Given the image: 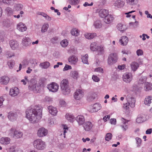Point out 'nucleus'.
I'll list each match as a JSON object with an SVG mask.
<instances>
[{
  "mask_svg": "<svg viewBox=\"0 0 152 152\" xmlns=\"http://www.w3.org/2000/svg\"><path fill=\"white\" fill-rule=\"evenodd\" d=\"M93 126L91 122L87 121L84 123L83 127L86 131H88L91 129Z\"/></svg>",
  "mask_w": 152,
  "mask_h": 152,
  "instance_id": "nucleus-18",
  "label": "nucleus"
},
{
  "mask_svg": "<svg viewBox=\"0 0 152 152\" xmlns=\"http://www.w3.org/2000/svg\"><path fill=\"white\" fill-rule=\"evenodd\" d=\"M69 3L71 5H75L79 2V0H69Z\"/></svg>",
  "mask_w": 152,
  "mask_h": 152,
  "instance_id": "nucleus-55",
  "label": "nucleus"
},
{
  "mask_svg": "<svg viewBox=\"0 0 152 152\" xmlns=\"http://www.w3.org/2000/svg\"><path fill=\"white\" fill-rule=\"evenodd\" d=\"M94 25L95 27L96 28H100L102 27V25L101 20H97L95 21Z\"/></svg>",
  "mask_w": 152,
  "mask_h": 152,
  "instance_id": "nucleus-42",
  "label": "nucleus"
},
{
  "mask_svg": "<svg viewBox=\"0 0 152 152\" xmlns=\"http://www.w3.org/2000/svg\"><path fill=\"white\" fill-rule=\"evenodd\" d=\"M96 12L98 13L99 16L102 18H104L109 13L108 10L104 9H97Z\"/></svg>",
  "mask_w": 152,
  "mask_h": 152,
  "instance_id": "nucleus-8",
  "label": "nucleus"
},
{
  "mask_svg": "<svg viewBox=\"0 0 152 152\" xmlns=\"http://www.w3.org/2000/svg\"><path fill=\"white\" fill-rule=\"evenodd\" d=\"M49 25L47 23H44L41 28V32L43 33L46 32L48 28Z\"/></svg>",
  "mask_w": 152,
  "mask_h": 152,
  "instance_id": "nucleus-43",
  "label": "nucleus"
},
{
  "mask_svg": "<svg viewBox=\"0 0 152 152\" xmlns=\"http://www.w3.org/2000/svg\"><path fill=\"white\" fill-rule=\"evenodd\" d=\"M61 46L63 47H66L68 44V42L66 39L63 40L60 43Z\"/></svg>",
  "mask_w": 152,
  "mask_h": 152,
  "instance_id": "nucleus-47",
  "label": "nucleus"
},
{
  "mask_svg": "<svg viewBox=\"0 0 152 152\" xmlns=\"http://www.w3.org/2000/svg\"><path fill=\"white\" fill-rule=\"evenodd\" d=\"M136 121L137 123H140L143 122V119L142 117H138L137 118Z\"/></svg>",
  "mask_w": 152,
  "mask_h": 152,
  "instance_id": "nucleus-64",
  "label": "nucleus"
},
{
  "mask_svg": "<svg viewBox=\"0 0 152 152\" xmlns=\"http://www.w3.org/2000/svg\"><path fill=\"white\" fill-rule=\"evenodd\" d=\"M99 45H97V43L96 42H93L90 45V48L91 50L93 51L96 50L97 48Z\"/></svg>",
  "mask_w": 152,
  "mask_h": 152,
  "instance_id": "nucleus-38",
  "label": "nucleus"
},
{
  "mask_svg": "<svg viewBox=\"0 0 152 152\" xmlns=\"http://www.w3.org/2000/svg\"><path fill=\"white\" fill-rule=\"evenodd\" d=\"M136 53L137 56H140L143 55V52L142 50L139 49L137 50Z\"/></svg>",
  "mask_w": 152,
  "mask_h": 152,
  "instance_id": "nucleus-59",
  "label": "nucleus"
},
{
  "mask_svg": "<svg viewBox=\"0 0 152 152\" xmlns=\"http://www.w3.org/2000/svg\"><path fill=\"white\" fill-rule=\"evenodd\" d=\"M23 7V5L21 4H17L15 6V9L17 10H21Z\"/></svg>",
  "mask_w": 152,
  "mask_h": 152,
  "instance_id": "nucleus-57",
  "label": "nucleus"
},
{
  "mask_svg": "<svg viewBox=\"0 0 152 152\" xmlns=\"http://www.w3.org/2000/svg\"><path fill=\"white\" fill-rule=\"evenodd\" d=\"M10 78L9 77L4 76L0 77V83L2 85H7L9 82Z\"/></svg>",
  "mask_w": 152,
  "mask_h": 152,
  "instance_id": "nucleus-21",
  "label": "nucleus"
},
{
  "mask_svg": "<svg viewBox=\"0 0 152 152\" xmlns=\"http://www.w3.org/2000/svg\"><path fill=\"white\" fill-rule=\"evenodd\" d=\"M47 87L50 91L56 92L58 91L59 89V85L55 83L52 82L48 84Z\"/></svg>",
  "mask_w": 152,
  "mask_h": 152,
  "instance_id": "nucleus-6",
  "label": "nucleus"
},
{
  "mask_svg": "<svg viewBox=\"0 0 152 152\" xmlns=\"http://www.w3.org/2000/svg\"><path fill=\"white\" fill-rule=\"evenodd\" d=\"M88 56L87 54H86L85 56H82V61L84 64H88Z\"/></svg>",
  "mask_w": 152,
  "mask_h": 152,
  "instance_id": "nucleus-39",
  "label": "nucleus"
},
{
  "mask_svg": "<svg viewBox=\"0 0 152 152\" xmlns=\"http://www.w3.org/2000/svg\"><path fill=\"white\" fill-rule=\"evenodd\" d=\"M83 96V92L80 89L77 90L74 93V97L75 99L76 100H79Z\"/></svg>",
  "mask_w": 152,
  "mask_h": 152,
  "instance_id": "nucleus-11",
  "label": "nucleus"
},
{
  "mask_svg": "<svg viewBox=\"0 0 152 152\" xmlns=\"http://www.w3.org/2000/svg\"><path fill=\"white\" fill-rule=\"evenodd\" d=\"M80 31L77 29L75 28H73L71 31V34L74 36H77L79 34Z\"/></svg>",
  "mask_w": 152,
  "mask_h": 152,
  "instance_id": "nucleus-35",
  "label": "nucleus"
},
{
  "mask_svg": "<svg viewBox=\"0 0 152 152\" xmlns=\"http://www.w3.org/2000/svg\"><path fill=\"white\" fill-rule=\"evenodd\" d=\"M59 104L61 107H65L67 104L66 102L62 99L60 100Z\"/></svg>",
  "mask_w": 152,
  "mask_h": 152,
  "instance_id": "nucleus-58",
  "label": "nucleus"
},
{
  "mask_svg": "<svg viewBox=\"0 0 152 152\" xmlns=\"http://www.w3.org/2000/svg\"><path fill=\"white\" fill-rule=\"evenodd\" d=\"M96 51H97L99 55H102L104 52V47L101 45H99Z\"/></svg>",
  "mask_w": 152,
  "mask_h": 152,
  "instance_id": "nucleus-40",
  "label": "nucleus"
},
{
  "mask_svg": "<svg viewBox=\"0 0 152 152\" xmlns=\"http://www.w3.org/2000/svg\"><path fill=\"white\" fill-rule=\"evenodd\" d=\"M19 93V89L17 87H13L10 89V94L12 97H15L17 96Z\"/></svg>",
  "mask_w": 152,
  "mask_h": 152,
  "instance_id": "nucleus-16",
  "label": "nucleus"
},
{
  "mask_svg": "<svg viewBox=\"0 0 152 152\" xmlns=\"http://www.w3.org/2000/svg\"><path fill=\"white\" fill-rule=\"evenodd\" d=\"M114 17L113 15L108 14L104 19V22L107 24L111 23L114 20Z\"/></svg>",
  "mask_w": 152,
  "mask_h": 152,
  "instance_id": "nucleus-20",
  "label": "nucleus"
},
{
  "mask_svg": "<svg viewBox=\"0 0 152 152\" xmlns=\"http://www.w3.org/2000/svg\"><path fill=\"white\" fill-rule=\"evenodd\" d=\"M16 130L15 129L13 128H11L8 131L9 134L10 135H12L13 133L14 134V132Z\"/></svg>",
  "mask_w": 152,
  "mask_h": 152,
  "instance_id": "nucleus-61",
  "label": "nucleus"
},
{
  "mask_svg": "<svg viewBox=\"0 0 152 152\" xmlns=\"http://www.w3.org/2000/svg\"><path fill=\"white\" fill-rule=\"evenodd\" d=\"M48 109L49 113L52 115L55 116L57 115L58 111L56 107L50 106L48 107Z\"/></svg>",
  "mask_w": 152,
  "mask_h": 152,
  "instance_id": "nucleus-24",
  "label": "nucleus"
},
{
  "mask_svg": "<svg viewBox=\"0 0 152 152\" xmlns=\"http://www.w3.org/2000/svg\"><path fill=\"white\" fill-rule=\"evenodd\" d=\"M10 139L8 137H2L0 139V143L3 145H7L10 142Z\"/></svg>",
  "mask_w": 152,
  "mask_h": 152,
  "instance_id": "nucleus-26",
  "label": "nucleus"
},
{
  "mask_svg": "<svg viewBox=\"0 0 152 152\" xmlns=\"http://www.w3.org/2000/svg\"><path fill=\"white\" fill-rule=\"evenodd\" d=\"M136 141L137 143V147H139L141 142V140L140 138L139 137H136Z\"/></svg>",
  "mask_w": 152,
  "mask_h": 152,
  "instance_id": "nucleus-63",
  "label": "nucleus"
},
{
  "mask_svg": "<svg viewBox=\"0 0 152 152\" xmlns=\"http://www.w3.org/2000/svg\"><path fill=\"white\" fill-rule=\"evenodd\" d=\"M117 28V29L121 31H124L127 29L126 25L121 23L118 24Z\"/></svg>",
  "mask_w": 152,
  "mask_h": 152,
  "instance_id": "nucleus-32",
  "label": "nucleus"
},
{
  "mask_svg": "<svg viewBox=\"0 0 152 152\" xmlns=\"http://www.w3.org/2000/svg\"><path fill=\"white\" fill-rule=\"evenodd\" d=\"M122 78L124 82L126 83H129L133 80V75L131 72H126L123 74Z\"/></svg>",
  "mask_w": 152,
  "mask_h": 152,
  "instance_id": "nucleus-4",
  "label": "nucleus"
},
{
  "mask_svg": "<svg viewBox=\"0 0 152 152\" xmlns=\"http://www.w3.org/2000/svg\"><path fill=\"white\" fill-rule=\"evenodd\" d=\"M17 29L21 32H23L26 30L27 27L25 24L21 22L18 24Z\"/></svg>",
  "mask_w": 152,
  "mask_h": 152,
  "instance_id": "nucleus-25",
  "label": "nucleus"
},
{
  "mask_svg": "<svg viewBox=\"0 0 152 152\" xmlns=\"http://www.w3.org/2000/svg\"><path fill=\"white\" fill-rule=\"evenodd\" d=\"M132 70L133 72L135 71L139 66V64L135 61L132 62L130 64Z\"/></svg>",
  "mask_w": 152,
  "mask_h": 152,
  "instance_id": "nucleus-28",
  "label": "nucleus"
},
{
  "mask_svg": "<svg viewBox=\"0 0 152 152\" xmlns=\"http://www.w3.org/2000/svg\"><path fill=\"white\" fill-rule=\"evenodd\" d=\"M92 78L93 80L96 82H98L100 81L99 78L95 75H93Z\"/></svg>",
  "mask_w": 152,
  "mask_h": 152,
  "instance_id": "nucleus-53",
  "label": "nucleus"
},
{
  "mask_svg": "<svg viewBox=\"0 0 152 152\" xmlns=\"http://www.w3.org/2000/svg\"><path fill=\"white\" fill-rule=\"evenodd\" d=\"M70 76L74 79H76L79 77L78 73L76 71H72L70 74Z\"/></svg>",
  "mask_w": 152,
  "mask_h": 152,
  "instance_id": "nucleus-37",
  "label": "nucleus"
},
{
  "mask_svg": "<svg viewBox=\"0 0 152 152\" xmlns=\"http://www.w3.org/2000/svg\"><path fill=\"white\" fill-rule=\"evenodd\" d=\"M96 95L95 93L93 92H90L88 94L87 97V100L88 101H92L95 98Z\"/></svg>",
  "mask_w": 152,
  "mask_h": 152,
  "instance_id": "nucleus-27",
  "label": "nucleus"
},
{
  "mask_svg": "<svg viewBox=\"0 0 152 152\" xmlns=\"http://www.w3.org/2000/svg\"><path fill=\"white\" fill-rule=\"evenodd\" d=\"M15 64L14 61L12 60L8 62V65L10 69H12L13 68Z\"/></svg>",
  "mask_w": 152,
  "mask_h": 152,
  "instance_id": "nucleus-52",
  "label": "nucleus"
},
{
  "mask_svg": "<svg viewBox=\"0 0 152 152\" xmlns=\"http://www.w3.org/2000/svg\"><path fill=\"white\" fill-rule=\"evenodd\" d=\"M112 137V135L111 133H109L106 134L105 136V140L109 141L111 140Z\"/></svg>",
  "mask_w": 152,
  "mask_h": 152,
  "instance_id": "nucleus-46",
  "label": "nucleus"
},
{
  "mask_svg": "<svg viewBox=\"0 0 152 152\" xmlns=\"http://www.w3.org/2000/svg\"><path fill=\"white\" fill-rule=\"evenodd\" d=\"M6 55L8 57L11 58L15 56V53L11 51H7L6 53Z\"/></svg>",
  "mask_w": 152,
  "mask_h": 152,
  "instance_id": "nucleus-49",
  "label": "nucleus"
},
{
  "mask_svg": "<svg viewBox=\"0 0 152 152\" xmlns=\"http://www.w3.org/2000/svg\"><path fill=\"white\" fill-rule=\"evenodd\" d=\"M31 41L28 37H25L23 38L22 41V45L24 48H27L29 47L31 44Z\"/></svg>",
  "mask_w": 152,
  "mask_h": 152,
  "instance_id": "nucleus-9",
  "label": "nucleus"
},
{
  "mask_svg": "<svg viewBox=\"0 0 152 152\" xmlns=\"http://www.w3.org/2000/svg\"><path fill=\"white\" fill-rule=\"evenodd\" d=\"M63 134L64 135V137H65V134L67 132V131L68 130V128L66 126V125H63Z\"/></svg>",
  "mask_w": 152,
  "mask_h": 152,
  "instance_id": "nucleus-56",
  "label": "nucleus"
},
{
  "mask_svg": "<svg viewBox=\"0 0 152 152\" xmlns=\"http://www.w3.org/2000/svg\"><path fill=\"white\" fill-rule=\"evenodd\" d=\"M18 115L15 112L12 111L8 113L7 117L9 120L13 122L15 121L17 119Z\"/></svg>",
  "mask_w": 152,
  "mask_h": 152,
  "instance_id": "nucleus-13",
  "label": "nucleus"
},
{
  "mask_svg": "<svg viewBox=\"0 0 152 152\" xmlns=\"http://www.w3.org/2000/svg\"><path fill=\"white\" fill-rule=\"evenodd\" d=\"M10 45L11 48L12 50H16L18 48V43L15 40H11L10 42Z\"/></svg>",
  "mask_w": 152,
  "mask_h": 152,
  "instance_id": "nucleus-17",
  "label": "nucleus"
},
{
  "mask_svg": "<svg viewBox=\"0 0 152 152\" xmlns=\"http://www.w3.org/2000/svg\"><path fill=\"white\" fill-rule=\"evenodd\" d=\"M117 60V55L115 53H111L108 58V64L112 65L115 63Z\"/></svg>",
  "mask_w": 152,
  "mask_h": 152,
  "instance_id": "nucleus-5",
  "label": "nucleus"
},
{
  "mask_svg": "<svg viewBox=\"0 0 152 152\" xmlns=\"http://www.w3.org/2000/svg\"><path fill=\"white\" fill-rule=\"evenodd\" d=\"M68 60L71 64L74 65L76 64L78 61L77 57L74 55L70 56L68 58Z\"/></svg>",
  "mask_w": 152,
  "mask_h": 152,
  "instance_id": "nucleus-19",
  "label": "nucleus"
},
{
  "mask_svg": "<svg viewBox=\"0 0 152 152\" xmlns=\"http://www.w3.org/2000/svg\"><path fill=\"white\" fill-rule=\"evenodd\" d=\"M5 12L9 15H12L13 12L12 9L9 7H7L6 8Z\"/></svg>",
  "mask_w": 152,
  "mask_h": 152,
  "instance_id": "nucleus-48",
  "label": "nucleus"
},
{
  "mask_svg": "<svg viewBox=\"0 0 152 152\" xmlns=\"http://www.w3.org/2000/svg\"><path fill=\"white\" fill-rule=\"evenodd\" d=\"M126 100L127 103L131 107L133 108L135 107L136 100L134 97L130 95H128L126 97Z\"/></svg>",
  "mask_w": 152,
  "mask_h": 152,
  "instance_id": "nucleus-12",
  "label": "nucleus"
},
{
  "mask_svg": "<svg viewBox=\"0 0 152 152\" xmlns=\"http://www.w3.org/2000/svg\"><path fill=\"white\" fill-rule=\"evenodd\" d=\"M28 88L33 91H36L37 83L33 79H31L30 81L28 82Z\"/></svg>",
  "mask_w": 152,
  "mask_h": 152,
  "instance_id": "nucleus-14",
  "label": "nucleus"
},
{
  "mask_svg": "<svg viewBox=\"0 0 152 152\" xmlns=\"http://www.w3.org/2000/svg\"><path fill=\"white\" fill-rule=\"evenodd\" d=\"M147 77L145 76H142L140 79L139 82L140 84H143L147 80Z\"/></svg>",
  "mask_w": 152,
  "mask_h": 152,
  "instance_id": "nucleus-50",
  "label": "nucleus"
},
{
  "mask_svg": "<svg viewBox=\"0 0 152 152\" xmlns=\"http://www.w3.org/2000/svg\"><path fill=\"white\" fill-rule=\"evenodd\" d=\"M28 88L33 91H36L37 83L33 79H31L30 81L28 82Z\"/></svg>",
  "mask_w": 152,
  "mask_h": 152,
  "instance_id": "nucleus-15",
  "label": "nucleus"
},
{
  "mask_svg": "<svg viewBox=\"0 0 152 152\" xmlns=\"http://www.w3.org/2000/svg\"><path fill=\"white\" fill-rule=\"evenodd\" d=\"M14 149L13 147H11L10 149V151L11 152H23L22 150L20 149H17L16 150H14Z\"/></svg>",
  "mask_w": 152,
  "mask_h": 152,
  "instance_id": "nucleus-51",
  "label": "nucleus"
},
{
  "mask_svg": "<svg viewBox=\"0 0 152 152\" xmlns=\"http://www.w3.org/2000/svg\"><path fill=\"white\" fill-rule=\"evenodd\" d=\"M42 112L40 107L35 106L26 110V117L31 123H36L41 118Z\"/></svg>",
  "mask_w": 152,
  "mask_h": 152,
  "instance_id": "nucleus-1",
  "label": "nucleus"
},
{
  "mask_svg": "<svg viewBox=\"0 0 152 152\" xmlns=\"http://www.w3.org/2000/svg\"><path fill=\"white\" fill-rule=\"evenodd\" d=\"M50 63L47 61L41 63L39 64V66L42 69H47L50 66Z\"/></svg>",
  "mask_w": 152,
  "mask_h": 152,
  "instance_id": "nucleus-33",
  "label": "nucleus"
},
{
  "mask_svg": "<svg viewBox=\"0 0 152 152\" xmlns=\"http://www.w3.org/2000/svg\"><path fill=\"white\" fill-rule=\"evenodd\" d=\"M120 127L123 131H126L128 129V126L127 124H121L120 125Z\"/></svg>",
  "mask_w": 152,
  "mask_h": 152,
  "instance_id": "nucleus-45",
  "label": "nucleus"
},
{
  "mask_svg": "<svg viewBox=\"0 0 152 152\" xmlns=\"http://www.w3.org/2000/svg\"><path fill=\"white\" fill-rule=\"evenodd\" d=\"M65 117L67 120L71 122H73L75 120L74 116L70 113H67Z\"/></svg>",
  "mask_w": 152,
  "mask_h": 152,
  "instance_id": "nucleus-30",
  "label": "nucleus"
},
{
  "mask_svg": "<svg viewBox=\"0 0 152 152\" xmlns=\"http://www.w3.org/2000/svg\"><path fill=\"white\" fill-rule=\"evenodd\" d=\"M48 130L43 127H41L39 129L37 132V136L40 137L45 136L48 134Z\"/></svg>",
  "mask_w": 152,
  "mask_h": 152,
  "instance_id": "nucleus-10",
  "label": "nucleus"
},
{
  "mask_svg": "<svg viewBox=\"0 0 152 152\" xmlns=\"http://www.w3.org/2000/svg\"><path fill=\"white\" fill-rule=\"evenodd\" d=\"M100 104L96 103L93 105H91L89 106V111L91 113H94L97 112L101 108Z\"/></svg>",
  "mask_w": 152,
  "mask_h": 152,
  "instance_id": "nucleus-7",
  "label": "nucleus"
},
{
  "mask_svg": "<svg viewBox=\"0 0 152 152\" xmlns=\"http://www.w3.org/2000/svg\"><path fill=\"white\" fill-rule=\"evenodd\" d=\"M144 89L146 91L151 90L152 89V84L150 83L147 82L145 83Z\"/></svg>",
  "mask_w": 152,
  "mask_h": 152,
  "instance_id": "nucleus-34",
  "label": "nucleus"
},
{
  "mask_svg": "<svg viewBox=\"0 0 152 152\" xmlns=\"http://www.w3.org/2000/svg\"><path fill=\"white\" fill-rule=\"evenodd\" d=\"M21 82H22L24 85H26V84L27 82H28L27 77H25L24 79L21 80Z\"/></svg>",
  "mask_w": 152,
  "mask_h": 152,
  "instance_id": "nucleus-60",
  "label": "nucleus"
},
{
  "mask_svg": "<svg viewBox=\"0 0 152 152\" xmlns=\"http://www.w3.org/2000/svg\"><path fill=\"white\" fill-rule=\"evenodd\" d=\"M128 41V38L126 36H123L122 37L119 41L121 45L123 46L126 45Z\"/></svg>",
  "mask_w": 152,
  "mask_h": 152,
  "instance_id": "nucleus-22",
  "label": "nucleus"
},
{
  "mask_svg": "<svg viewBox=\"0 0 152 152\" xmlns=\"http://www.w3.org/2000/svg\"><path fill=\"white\" fill-rule=\"evenodd\" d=\"M85 37L88 39H91L93 38L96 36V33H86L85 35Z\"/></svg>",
  "mask_w": 152,
  "mask_h": 152,
  "instance_id": "nucleus-31",
  "label": "nucleus"
},
{
  "mask_svg": "<svg viewBox=\"0 0 152 152\" xmlns=\"http://www.w3.org/2000/svg\"><path fill=\"white\" fill-rule=\"evenodd\" d=\"M60 86L62 93L64 95H68L70 92V88L69 86L68 80L64 79L61 82Z\"/></svg>",
  "mask_w": 152,
  "mask_h": 152,
  "instance_id": "nucleus-2",
  "label": "nucleus"
},
{
  "mask_svg": "<svg viewBox=\"0 0 152 152\" xmlns=\"http://www.w3.org/2000/svg\"><path fill=\"white\" fill-rule=\"evenodd\" d=\"M32 144L34 148L37 150H43L46 147V142L41 139H38L34 140Z\"/></svg>",
  "mask_w": 152,
  "mask_h": 152,
  "instance_id": "nucleus-3",
  "label": "nucleus"
},
{
  "mask_svg": "<svg viewBox=\"0 0 152 152\" xmlns=\"http://www.w3.org/2000/svg\"><path fill=\"white\" fill-rule=\"evenodd\" d=\"M115 5L117 6L118 8H121L123 7L124 4V2L120 0H118L115 3Z\"/></svg>",
  "mask_w": 152,
  "mask_h": 152,
  "instance_id": "nucleus-41",
  "label": "nucleus"
},
{
  "mask_svg": "<svg viewBox=\"0 0 152 152\" xmlns=\"http://www.w3.org/2000/svg\"><path fill=\"white\" fill-rule=\"evenodd\" d=\"M75 119L79 125H82L85 122V118L83 116L78 115L76 117Z\"/></svg>",
  "mask_w": 152,
  "mask_h": 152,
  "instance_id": "nucleus-23",
  "label": "nucleus"
},
{
  "mask_svg": "<svg viewBox=\"0 0 152 152\" xmlns=\"http://www.w3.org/2000/svg\"><path fill=\"white\" fill-rule=\"evenodd\" d=\"M3 3L9 5L13 4L15 2V0H2Z\"/></svg>",
  "mask_w": 152,
  "mask_h": 152,
  "instance_id": "nucleus-44",
  "label": "nucleus"
},
{
  "mask_svg": "<svg viewBox=\"0 0 152 152\" xmlns=\"http://www.w3.org/2000/svg\"><path fill=\"white\" fill-rule=\"evenodd\" d=\"M128 4L131 5H134L136 4L137 0H126Z\"/></svg>",
  "mask_w": 152,
  "mask_h": 152,
  "instance_id": "nucleus-54",
  "label": "nucleus"
},
{
  "mask_svg": "<svg viewBox=\"0 0 152 152\" xmlns=\"http://www.w3.org/2000/svg\"><path fill=\"white\" fill-rule=\"evenodd\" d=\"M71 69H72V67L71 66L67 64H66V65L63 69V71H66Z\"/></svg>",
  "mask_w": 152,
  "mask_h": 152,
  "instance_id": "nucleus-62",
  "label": "nucleus"
},
{
  "mask_svg": "<svg viewBox=\"0 0 152 152\" xmlns=\"http://www.w3.org/2000/svg\"><path fill=\"white\" fill-rule=\"evenodd\" d=\"M152 101V96H146L144 100V103L145 105L150 106Z\"/></svg>",
  "mask_w": 152,
  "mask_h": 152,
  "instance_id": "nucleus-29",
  "label": "nucleus"
},
{
  "mask_svg": "<svg viewBox=\"0 0 152 152\" xmlns=\"http://www.w3.org/2000/svg\"><path fill=\"white\" fill-rule=\"evenodd\" d=\"M23 135L22 132L16 130L14 132L13 137L15 138H19L21 137Z\"/></svg>",
  "mask_w": 152,
  "mask_h": 152,
  "instance_id": "nucleus-36",
  "label": "nucleus"
}]
</instances>
